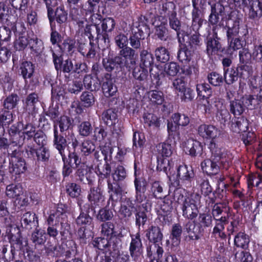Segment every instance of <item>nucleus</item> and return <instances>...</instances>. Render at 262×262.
<instances>
[{
	"mask_svg": "<svg viewBox=\"0 0 262 262\" xmlns=\"http://www.w3.org/2000/svg\"><path fill=\"white\" fill-rule=\"evenodd\" d=\"M20 224L23 230L29 232L39 227L38 217L35 212L27 211L21 216Z\"/></svg>",
	"mask_w": 262,
	"mask_h": 262,
	"instance_id": "4be33fe9",
	"label": "nucleus"
},
{
	"mask_svg": "<svg viewBox=\"0 0 262 262\" xmlns=\"http://www.w3.org/2000/svg\"><path fill=\"white\" fill-rule=\"evenodd\" d=\"M137 204L132 197H125L123 199L119 210V214L122 220H128L136 210Z\"/></svg>",
	"mask_w": 262,
	"mask_h": 262,
	"instance_id": "b1692460",
	"label": "nucleus"
},
{
	"mask_svg": "<svg viewBox=\"0 0 262 262\" xmlns=\"http://www.w3.org/2000/svg\"><path fill=\"white\" fill-rule=\"evenodd\" d=\"M221 44V38L219 37L216 31H213L211 36H207L205 39L206 53L209 58L215 57Z\"/></svg>",
	"mask_w": 262,
	"mask_h": 262,
	"instance_id": "aec40b11",
	"label": "nucleus"
},
{
	"mask_svg": "<svg viewBox=\"0 0 262 262\" xmlns=\"http://www.w3.org/2000/svg\"><path fill=\"white\" fill-rule=\"evenodd\" d=\"M178 41L179 47L177 58L180 62L187 63L192 59L195 52L186 45L183 38L181 39L180 37H179Z\"/></svg>",
	"mask_w": 262,
	"mask_h": 262,
	"instance_id": "473e14b6",
	"label": "nucleus"
},
{
	"mask_svg": "<svg viewBox=\"0 0 262 262\" xmlns=\"http://www.w3.org/2000/svg\"><path fill=\"white\" fill-rule=\"evenodd\" d=\"M24 156L32 161L35 164H40L41 163H46L49 160L50 153L47 147H36L34 143L29 144L25 146L23 149Z\"/></svg>",
	"mask_w": 262,
	"mask_h": 262,
	"instance_id": "0eeeda50",
	"label": "nucleus"
},
{
	"mask_svg": "<svg viewBox=\"0 0 262 262\" xmlns=\"http://www.w3.org/2000/svg\"><path fill=\"white\" fill-rule=\"evenodd\" d=\"M61 156L63 162L62 176L64 179L73 173L75 165H77V163L80 160V157H77L74 152L70 154L68 157L66 155Z\"/></svg>",
	"mask_w": 262,
	"mask_h": 262,
	"instance_id": "393cba45",
	"label": "nucleus"
},
{
	"mask_svg": "<svg viewBox=\"0 0 262 262\" xmlns=\"http://www.w3.org/2000/svg\"><path fill=\"white\" fill-rule=\"evenodd\" d=\"M197 98L199 100L208 99L212 95V89L209 84L206 82L197 83L195 85Z\"/></svg>",
	"mask_w": 262,
	"mask_h": 262,
	"instance_id": "13d9d810",
	"label": "nucleus"
},
{
	"mask_svg": "<svg viewBox=\"0 0 262 262\" xmlns=\"http://www.w3.org/2000/svg\"><path fill=\"white\" fill-rule=\"evenodd\" d=\"M6 235L7 236L8 242L10 244V255L9 260H14L17 252L23 248V237L18 226L10 225L9 228H7Z\"/></svg>",
	"mask_w": 262,
	"mask_h": 262,
	"instance_id": "6e6552de",
	"label": "nucleus"
},
{
	"mask_svg": "<svg viewBox=\"0 0 262 262\" xmlns=\"http://www.w3.org/2000/svg\"><path fill=\"white\" fill-rule=\"evenodd\" d=\"M37 130L36 127L32 123H28L23 125V129L20 134L19 137H16V140L13 142L19 147L24 145H28L34 143L32 139Z\"/></svg>",
	"mask_w": 262,
	"mask_h": 262,
	"instance_id": "dca6fc26",
	"label": "nucleus"
},
{
	"mask_svg": "<svg viewBox=\"0 0 262 262\" xmlns=\"http://www.w3.org/2000/svg\"><path fill=\"white\" fill-rule=\"evenodd\" d=\"M53 145L60 156L65 155V149L68 145V141L66 137L63 136L62 133L59 132L56 125L53 129Z\"/></svg>",
	"mask_w": 262,
	"mask_h": 262,
	"instance_id": "e433bc0d",
	"label": "nucleus"
},
{
	"mask_svg": "<svg viewBox=\"0 0 262 262\" xmlns=\"http://www.w3.org/2000/svg\"><path fill=\"white\" fill-rule=\"evenodd\" d=\"M21 31L18 34V37L13 43V47L16 51H23L28 46L30 37L24 35L26 29L23 26Z\"/></svg>",
	"mask_w": 262,
	"mask_h": 262,
	"instance_id": "4d7b16f0",
	"label": "nucleus"
},
{
	"mask_svg": "<svg viewBox=\"0 0 262 262\" xmlns=\"http://www.w3.org/2000/svg\"><path fill=\"white\" fill-rule=\"evenodd\" d=\"M18 72L26 84L28 83L32 85L33 84V77L35 73V63L31 61L24 59L20 62Z\"/></svg>",
	"mask_w": 262,
	"mask_h": 262,
	"instance_id": "a211bd4d",
	"label": "nucleus"
},
{
	"mask_svg": "<svg viewBox=\"0 0 262 262\" xmlns=\"http://www.w3.org/2000/svg\"><path fill=\"white\" fill-rule=\"evenodd\" d=\"M122 243L117 242L112 245L113 250L105 262H129L130 256L127 252L121 251Z\"/></svg>",
	"mask_w": 262,
	"mask_h": 262,
	"instance_id": "7c9ffc66",
	"label": "nucleus"
},
{
	"mask_svg": "<svg viewBox=\"0 0 262 262\" xmlns=\"http://www.w3.org/2000/svg\"><path fill=\"white\" fill-rule=\"evenodd\" d=\"M229 111L234 117L241 116L245 111V105L242 100L240 99H234L229 101Z\"/></svg>",
	"mask_w": 262,
	"mask_h": 262,
	"instance_id": "e2e57ef3",
	"label": "nucleus"
},
{
	"mask_svg": "<svg viewBox=\"0 0 262 262\" xmlns=\"http://www.w3.org/2000/svg\"><path fill=\"white\" fill-rule=\"evenodd\" d=\"M24 155L23 149L19 147L8 150V156L9 160V172L11 179L15 182H19L22 180L21 176L27 170L26 160L21 157Z\"/></svg>",
	"mask_w": 262,
	"mask_h": 262,
	"instance_id": "39448f33",
	"label": "nucleus"
},
{
	"mask_svg": "<svg viewBox=\"0 0 262 262\" xmlns=\"http://www.w3.org/2000/svg\"><path fill=\"white\" fill-rule=\"evenodd\" d=\"M241 36L233 37L227 39V42L230 48L234 53L235 51L243 49L244 45L246 44V39L248 38V30L247 25L241 27Z\"/></svg>",
	"mask_w": 262,
	"mask_h": 262,
	"instance_id": "c756f323",
	"label": "nucleus"
},
{
	"mask_svg": "<svg viewBox=\"0 0 262 262\" xmlns=\"http://www.w3.org/2000/svg\"><path fill=\"white\" fill-rule=\"evenodd\" d=\"M116 22L114 19L111 17H106L103 18L101 21V27L102 31H100V34L103 41L105 43H110V37L108 33H111L115 29Z\"/></svg>",
	"mask_w": 262,
	"mask_h": 262,
	"instance_id": "a19ab883",
	"label": "nucleus"
},
{
	"mask_svg": "<svg viewBox=\"0 0 262 262\" xmlns=\"http://www.w3.org/2000/svg\"><path fill=\"white\" fill-rule=\"evenodd\" d=\"M208 148L211 156L201 163V167L204 173L212 178L219 174L221 168L226 170L229 169L232 165L233 156L223 145L217 144V143H209Z\"/></svg>",
	"mask_w": 262,
	"mask_h": 262,
	"instance_id": "f257e3e1",
	"label": "nucleus"
},
{
	"mask_svg": "<svg viewBox=\"0 0 262 262\" xmlns=\"http://www.w3.org/2000/svg\"><path fill=\"white\" fill-rule=\"evenodd\" d=\"M147 204V203L140 204V205L137 204L136 210L134 214L135 225L139 229H140L141 226L143 227L149 220L150 213L148 210Z\"/></svg>",
	"mask_w": 262,
	"mask_h": 262,
	"instance_id": "a878e982",
	"label": "nucleus"
},
{
	"mask_svg": "<svg viewBox=\"0 0 262 262\" xmlns=\"http://www.w3.org/2000/svg\"><path fill=\"white\" fill-rule=\"evenodd\" d=\"M82 34L88 37L90 42L94 41V36L96 34V39L102 40L100 29L98 25L96 24H86L83 29V31H81Z\"/></svg>",
	"mask_w": 262,
	"mask_h": 262,
	"instance_id": "de8ad7c7",
	"label": "nucleus"
},
{
	"mask_svg": "<svg viewBox=\"0 0 262 262\" xmlns=\"http://www.w3.org/2000/svg\"><path fill=\"white\" fill-rule=\"evenodd\" d=\"M101 119L107 126H114L118 122V111L110 108L104 111L101 114Z\"/></svg>",
	"mask_w": 262,
	"mask_h": 262,
	"instance_id": "a18cd8bd",
	"label": "nucleus"
},
{
	"mask_svg": "<svg viewBox=\"0 0 262 262\" xmlns=\"http://www.w3.org/2000/svg\"><path fill=\"white\" fill-rule=\"evenodd\" d=\"M71 207L67 204L59 203L55 206V210L51 212L48 217L55 220L57 223L68 221V214H70Z\"/></svg>",
	"mask_w": 262,
	"mask_h": 262,
	"instance_id": "2f4dec72",
	"label": "nucleus"
},
{
	"mask_svg": "<svg viewBox=\"0 0 262 262\" xmlns=\"http://www.w3.org/2000/svg\"><path fill=\"white\" fill-rule=\"evenodd\" d=\"M90 244L100 256V262H105L112 252V241L104 236L92 237Z\"/></svg>",
	"mask_w": 262,
	"mask_h": 262,
	"instance_id": "9d476101",
	"label": "nucleus"
},
{
	"mask_svg": "<svg viewBox=\"0 0 262 262\" xmlns=\"http://www.w3.org/2000/svg\"><path fill=\"white\" fill-rule=\"evenodd\" d=\"M60 247L66 258L75 256L77 254V245L73 239L62 241Z\"/></svg>",
	"mask_w": 262,
	"mask_h": 262,
	"instance_id": "864d4df0",
	"label": "nucleus"
},
{
	"mask_svg": "<svg viewBox=\"0 0 262 262\" xmlns=\"http://www.w3.org/2000/svg\"><path fill=\"white\" fill-rule=\"evenodd\" d=\"M76 43L74 38L68 37L63 39L60 45H58V47L62 53L72 56L77 51Z\"/></svg>",
	"mask_w": 262,
	"mask_h": 262,
	"instance_id": "6e6d98bb",
	"label": "nucleus"
},
{
	"mask_svg": "<svg viewBox=\"0 0 262 262\" xmlns=\"http://www.w3.org/2000/svg\"><path fill=\"white\" fill-rule=\"evenodd\" d=\"M154 26V38L156 40L165 42L170 39L166 22L161 21L160 24L156 23Z\"/></svg>",
	"mask_w": 262,
	"mask_h": 262,
	"instance_id": "37998d69",
	"label": "nucleus"
},
{
	"mask_svg": "<svg viewBox=\"0 0 262 262\" xmlns=\"http://www.w3.org/2000/svg\"><path fill=\"white\" fill-rule=\"evenodd\" d=\"M195 178L193 168L191 166L186 164L180 165L177 168L176 179L171 183L170 190L173 187H184L186 188L192 187Z\"/></svg>",
	"mask_w": 262,
	"mask_h": 262,
	"instance_id": "423d86ee",
	"label": "nucleus"
},
{
	"mask_svg": "<svg viewBox=\"0 0 262 262\" xmlns=\"http://www.w3.org/2000/svg\"><path fill=\"white\" fill-rule=\"evenodd\" d=\"M75 176L78 181L83 184H87L89 186H92L94 183V180L88 176V166L84 162H81V158L80 157V160L77 163L75 166Z\"/></svg>",
	"mask_w": 262,
	"mask_h": 262,
	"instance_id": "5701e85b",
	"label": "nucleus"
},
{
	"mask_svg": "<svg viewBox=\"0 0 262 262\" xmlns=\"http://www.w3.org/2000/svg\"><path fill=\"white\" fill-rule=\"evenodd\" d=\"M184 150L185 153L191 157L201 156L203 154L202 143L193 139H189L185 142Z\"/></svg>",
	"mask_w": 262,
	"mask_h": 262,
	"instance_id": "4c0bfd02",
	"label": "nucleus"
},
{
	"mask_svg": "<svg viewBox=\"0 0 262 262\" xmlns=\"http://www.w3.org/2000/svg\"><path fill=\"white\" fill-rule=\"evenodd\" d=\"M77 203L79 207L80 213L75 219V224L78 227L86 228L93 223V218L89 214L91 209L85 207L84 205L82 206L81 201H78Z\"/></svg>",
	"mask_w": 262,
	"mask_h": 262,
	"instance_id": "c85d7f7f",
	"label": "nucleus"
},
{
	"mask_svg": "<svg viewBox=\"0 0 262 262\" xmlns=\"http://www.w3.org/2000/svg\"><path fill=\"white\" fill-rule=\"evenodd\" d=\"M156 16L151 12H147L145 14H141L138 18V25L136 28L143 30L148 34H150V24L154 26L156 23Z\"/></svg>",
	"mask_w": 262,
	"mask_h": 262,
	"instance_id": "f704fd0d",
	"label": "nucleus"
},
{
	"mask_svg": "<svg viewBox=\"0 0 262 262\" xmlns=\"http://www.w3.org/2000/svg\"><path fill=\"white\" fill-rule=\"evenodd\" d=\"M219 130L215 126L211 124H202L198 128L199 135L203 139H211L209 143L211 142L217 143V144L223 145L216 137L219 135Z\"/></svg>",
	"mask_w": 262,
	"mask_h": 262,
	"instance_id": "6ab92c4d",
	"label": "nucleus"
},
{
	"mask_svg": "<svg viewBox=\"0 0 262 262\" xmlns=\"http://www.w3.org/2000/svg\"><path fill=\"white\" fill-rule=\"evenodd\" d=\"M145 232L146 236L150 243H160L162 245L163 235L159 227L151 225L149 227Z\"/></svg>",
	"mask_w": 262,
	"mask_h": 262,
	"instance_id": "09e8293b",
	"label": "nucleus"
},
{
	"mask_svg": "<svg viewBox=\"0 0 262 262\" xmlns=\"http://www.w3.org/2000/svg\"><path fill=\"white\" fill-rule=\"evenodd\" d=\"M113 180L112 182L121 183L127 177V171L122 165H118L113 168L111 175Z\"/></svg>",
	"mask_w": 262,
	"mask_h": 262,
	"instance_id": "0e129e2a",
	"label": "nucleus"
},
{
	"mask_svg": "<svg viewBox=\"0 0 262 262\" xmlns=\"http://www.w3.org/2000/svg\"><path fill=\"white\" fill-rule=\"evenodd\" d=\"M65 192L68 198L76 199L77 202L79 200L81 193V186L74 182H69L66 183Z\"/></svg>",
	"mask_w": 262,
	"mask_h": 262,
	"instance_id": "8fccbe9b",
	"label": "nucleus"
},
{
	"mask_svg": "<svg viewBox=\"0 0 262 262\" xmlns=\"http://www.w3.org/2000/svg\"><path fill=\"white\" fill-rule=\"evenodd\" d=\"M157 170L159 172L163 171L169 177V175L171 174L170 170L173 168L174 162L171 159L157 156Z\"/></svg>",
	"mask_w": 262,
	"mask_h": 262,
	"instance_id": "603ef678",
	"label": "nucleus"
},
{
	"mask_svg": "<svg viewBox=\"0 0 262 262\" xmlns=\"http://www.w3.org/2000/svg\"><path fill=\"white\" fill-rule=\"evenodd\" d=\"M101 234L104 237L112 241V245L117 242L122 243V238L123 237L122 230L115 228V224L111 222H106L101 225Z\"/></svg>",
	"mask_w": 262,
	"mask_h": 262,
	"instance_id": "ddd939ff",
	"label": "nucleus"
},
{
	"mask_svg": "<svg viewBox=\"0 0 262 262\" xmlns=\"http://www.w3.org/2000/svg\"><path fill=\"white\" fill-rule=\"evenodd\" d=\"M109 198L107 204L111 205L112 209L115 208L118 202L122 199L123 193V186L121 183H113L110 179L107 180Z\"/></svg>",
	"mask_w": 262,
	"mask_h": 262,
	"instance_id": "4468645a",
	"label": "nucleus"
},
{
	"mask_svg": "<svg viewBox=\"0 0 262 262\" xmlns=\"http://www.w3.org/2000/svg\"><path fill=\"white\" fill-rule=\"evenodd\" d=\"M139 58L140 66L147 69L149 72L151 71L155 66H157L154 55L149 49L141 50L139 53Z\"/></svg>",
	"mask_w": 262,
	"mask_h": 262,
	"instance_id": "58836bf2",
	"label": "nucleus"
},
{
	"mask_svg": "<svg viewBox=\"0 0 262 262\" xmlns=\"http://www.w3.org/2000/svg\"><path fill=\"white\" fill-rule=\"evenodd\" d=\"M149 35L142 30L138 29L135 27H131L128 37L131 48L135 50L140 49L141 42Z\"/></svg>",
	"mask_w": 262,
	"mask_h": 262,
	"instance_id": "cd10ccee",
	"label": "nucleus"
},
{
	"mask_svg": "<svg viewBox=\"0 0 262 262\" xmlns=\"http://www.w3.org/2000/svg\"><path fill=\"white\" fill-rule=\"evenodd\" d=\"M182 215L190 221L197 217L199 210L195 201L190 199H185L182 205Z\"/></svg>",
	"mask_w": 262,
	"mask_h": 262,
	"instance_id": "412c9836",
	"label": "nucleus"
},
{
	"mask_svg": "<svg viewBox=\"0 0 262 262\" xmlns=\"http://www.w3.org/2000/svg\"><path fill=\"white\" fill-rule=\"evenodd\" d=\"M83 83L85 89L91 92H97L101 88L105 97H110L116 95L118 89L115 84L112 75L105 73L101 78L92 76V75H85L83 78Z\"/></svg>",
	"mask_w": 262,
	"mask_h": 262,
	"instance_id": "20e7f679",
	"label": "nucleus"
},
{
	"mask_svg": "<svg viewBox=\"0 0 262 262\" xmlns=\"http://www.w3.org/2000/svg\"><path fill=\"white\" fill-rule=\"evenodd\" d=\"M192 10L191 11V29L194 31H199L204 21L207 0H191Z\"/></svg>",
	"mask_w": 262,
	"mask_h": 262,
	"instance_id": "1a4fd4ad",
	"label": "nucleus"
},
{
	"mask_svg": "<svg viewBox=\"0 0 262 262\" xmlns=\"http://www.w3.org/2000/svg\"><path fill=\"white\" fill-rule=\"evenodd\" d=\"M50 26H56V23L60 28L66 26L68 18V11L64 6L60 5L56 8L55 10L47 16Z\"/></svg>",
	"mask_w": 262,
	"mask_h": 262,
	"instance_id": "f3484780",
	"label": "nucleus"
},
{
	"mask_svg": "<svg viewBox=\"0 0 262 262\" xmlns=\"http://www.w3.org/2000/svg\"><path fill=\"white\" fill-rule=\"evenodd\" d=\"M236 67L238 71V75H239L240 84L242 83V80H247L252 75L253 68L251 65L239 63Z\"/></svg>",
	"mask_w": 262,
	"mask_h": 262,
	"instance_id": "774afa93",
	"label": "nucleus"
},
{
	"mask_svg": "<svg viewBox=\"0 0 262 262\" xmlns=\"http://www.w3.org/2000/svg\"><path fill=\"white\" fill-rule=\"evenodd\" d=\"M162 245L160 243H152L151 245L147 247V256L148 258H151L155 257V259H161L164 250Z\"/></svg>",
	"mask_w": 262,
	"mask_h": 262,
	"instance_id": "69168bd1",
	"label": "nucleus"
},
{
	"mask_svg": "<svg viewBox=\"0 0 262 262\" xmlns=\"http://www.w3.org/2000/svg\"><path fill=\"white\" fill-rule=\"evenodd\" d=\"M194 32V34L188 37V41L185 43L189 47V49L195 53L201 49L203 45V40L199 31Z\"/></svg>",
	"mask_w": 262,
	"mask_h": 262,
	"instance_id": "bf43d9fd",
	"label": "nucleus"
},
{
	"mask_svg": "<svg viewBox=\"0 0 262 262\" xmlns=\"http://www.w3.org/2000/svg\"><path fill=\"white\" fill-rule=\"evenodd\" d=\"M160 17L163 20L177 13V7L174 3L169 1L163 3L159 10Z\"/></svg>",
	"mask_w": 262,
	"mask_h": 262,
	"instance_id": "3c124183",
	"label": "nucleus"
},
{
	"mask_svg": "<svg viewBox=\"0 0 262 262\" xmlns=\"http://www.w3.org/2000/svg\"><path fill=\"white\" fill-rule=\"evenodd\" d=\"M130 237L131 242L129 247V254L133 260L136 261L138 260L142 254L143 246L139 232L135 234L130 235Z\"/></svg>",
	"mask_w": 262,
	"mask_h": 262,
	"instance_id": "bb28decb",
	"label": "nucleus"
},
{
	"mask_svg": "<svg viewBox=\"0 0 262 262\" xmlns=\"http://www.w3.org/2000/svg\"><path fill=\"white\" fill-rule=\"evenodd\" d=\"M101 3V0H88L84 5L80 6L81 13L85 15H93L99 10Z\"/></svg>",
	"mask_w": 262,
	"mask_h": 262,
	"instance_id": "5fc2aeb1",
	"label": "nucleus"
},
{
	"mask_svg": "<svg viewBox=\"0 0 262 262\" xmlns=\"http://www.w3.org/2000/svg\"><path fill=\"white\" fill-rule=\"evenodd\" d=\"M249 120L243 116H234L231 121L230 129L233 132L239 134L246 132L249 128Z\"/></svg>",
	"mask_w": 262,
	"mask_h": 262,
	"instance_id": "ea45409f",
	"label": "nucleus"
},
{
	"mask_svg": "<svg viewBox=\"0 0 262 262\" xmlns=\"http://www.w3.org/2000/svg\"><path fill=\"white\" fill-rule=\"evenodd\" d=\"M223 77L224 82L227 85H231L237 81L239 75H238L236 67L232 66L230 69L225 70L223 71Z\"/></svg>",
	"mask_w": 262,
	"mask_h": 262,
	"instance_id": "338daca9",
	"label": "nucleus"
},
{
	"mask_svg": "<svg viewBox=\"0 0 262 262\" xmlns=\"http://www.w3.org/2000/svg\"><path fill=\"white\" fill-rule=\"evenodd\" d=\"M47 234L44 230L37 228L32 232L30 237V242L35 249L42 251L45 248Z\"/></svg>",
	"mask_w": 262,
	"mask_h": 262,
	"instance_id": "c9c22d12",
	"label": "nucleus"
},
{
	"mask_svg": "<svg viewBox=\"0 0 262 262\" xmlns=\"http://www.w3.org/2000/svg\"><path fill=\"white\" fill-rule=\"evenodd\" d=\"M214 106L217 110V117L221 123L225 125L229 124L231 118L230 111L223 106V104L220 100L214 101Z\"/></svg>",
	"mask_w": 262,
	"mask_h": 262,
	"instance_id": "49530a36",
	"label": "nucleus"
},
{
	"mask_svg": "<svg viewBox=\"0 0 262 262\" xmlns=\"http://www.w3.org/2000/svg\"><path fill=\"white\" fill-rule=\"evenodd\" d=\"M250 240L251 237L246 233L245 229H242L241 232L234 236V246L242 250H249Z\"/></svg>",
	"mask_w": 262,
	"mask_h": 262,
	"instance_id": "79ce46f5",
	"label": "nucleus"
},
{
	"mask_svg": "<svg viewBox=\"0 0 262 262\" xmlns=\"http://www.w3.org/2000/svg\"><path fill=\"white\" fill-rule=\"evenodd\" d=\"M249 2V18L259 20L262 17V0H248Z\"/></svg>",
	"mask_w": 262,
	"mask_h": 262,
	"instance_id": "c03bdc74",
	"label": "nucleus"
},
{
	"mask_svg": "<svg viewBox=\"0 0 262 262\" xmlns=\"http://www.w3.org/2000/svg\"><path fill=\"white\" fill-rule=\"evenodd\" d=\"M228 14L224 29L226 30L227 39L238 36L241 19L237 17V12L232 9Z\"/></svg>",
	"mask_w": 262,
	"mask_h": 262,
	"instance_id": "f8f14e48",
	"label": "nucleus"
},
{
	"mask_svg": "<svg viewBox=\"0 0 262 262\" xmlns=\"http://www.w3.org/2000/svg\"><path fill=\"white\" fill-rule=\"evenodd\" d=\"M53 58V62L55 70L57 72L69 74H72L74 70V63L70 58L63 60V56L61 54H57L52 49L51 50Z\"/></svg>",
	"mask_w": 262,
	"mask_h": 262,
	"instance_id": "2eb2a0df",
	"label": "nucleus"
},
{
	"mask_svg": "<svg viewBox=\"0 0 262 262\" xmlns=\"http://www.w3.org/2000/svg\"><path fill=\"white\" fill-rule=\"evenodd\" d=\"M134 54L133 50L126 48L120 50L117 55L113 56L108 55L103 58L102 63L106 73L112 75V73L116 74L125 71H131L135 64Z\"/></svg>",
	"mask_w": 262,
	"mask_h": 262,
	"instance_id": "f03ea898",
	"label": "nucleus"
},
{
	"mask_svg": "<svg viewBox=\"0 0 262 262\" xmlns=\"http://www.w3.org/2000/svg\"><path fill=\"white\" fill-rule=\"evenodd\" d=\"M198 217L192 221H188L183 225L185 232L188 233L185 239L187 242L199 241L207 229L213 226V217L209 212L199 213Z\"/></svg>",
	"mask_w": 262,
	"mask_h": 262,
	"instance_id": "7ed1b4c3",
	"label": "nucleus"
},
{
	"mask_svg": "<svg viewBox=\"0 0 262 262\" xmlns=\"http://www.w3.org/2000/svg\"><path fill=\"white\" fill-rule=\"evenodd\" d=\"M109 205L107 203L105 206L100 208L96 215V218L98 221L105 223L112 220L114 216L112 210H114L115 208L112 209L111 206L110 208Z\"/></svg>",
	"mask_w": 262,
	"mask_h": 262,
	"instance_id": "052dcab7",
	"label": "nucleus"
},
{
	"mask_svg": "<svg viewBox=\"0 0 262 262\" xmlns=\"http://www.w3.org/2000/svg\"><path fill=\"white\" fill-rule=\"evenodd\" d=\"M135 188V199L137 204H141L147 199L145 192L147 190V182L143 178H136L134 179Z\"/></svg>",
	"mask_w": 262,
	"mask_h": 262,
	"instance_id": "72a5a7b5",
	"label": "nucleus"
},
{
	"mask_svg": "<svg viewBox=\"0 0 262 262\" xmlns=\"http://www.w3.org/2000/svg\"><path fill=\"white\" fill-rule=\"evenodd\" d=\"M87 199L89 203L83 205L91 209V211L95 212V209L104 206L105 201V196L103 190L99 186L91 187L88 192Z\"/></svg>",
	"mask_w": 262,
	"mask_h": 262,
	"instance_id": "9b49d317",
	"label": "nucleus"
},
{
	"mask_svg": "<svg viewBox=\"0 0 262 262\" xmlns=\"http://www.w3.org/2000/svg\"><path fill=\"white\" fill-rule=\"evenodd\" d=\"M28 47L30 49L31 54L36 57L40 55L44 49L42 41L36 37L30 38Z\"/></svg>",
	"mask_w": 262,
	"mask_h": 262,
	"instance_id": "680f3d73",
	"label": "nucleus"
}]
</instances>
